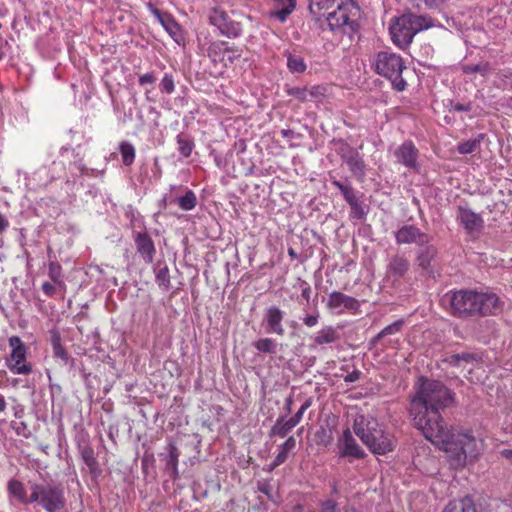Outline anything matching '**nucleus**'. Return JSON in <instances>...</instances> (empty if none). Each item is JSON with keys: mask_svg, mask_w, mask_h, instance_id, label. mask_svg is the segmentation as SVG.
<instances>
[{"mask_svg": "<svg viewBox=\"0 0 512 512\" xmlns=\"http://www.w3.org/2000/svg\"><path fill=\"white\" fill-rule=\"evenodd\" d=\"M409 413L415 428L441 449L450 453L452 464L464 466L483 450V440L469 433L449 430L442 412L455 402V393L438 380L419 378Z\"/></svg>", "mask_w": 512, "mask_h": 512, "instance_id": "f257e3e1", "label": "nucleus"}, {"mask_svg": "<svg viewBox=\"0 0 512 512\" xmlns=\"http://www.w3.org/2000/svg\"><path fill=\"white\" fill-rule=\"evenodd\" d=\"M309 9L313 15L325 18L335 34L350 36L359 27L360 8L354 0H310Z\"/></svg>", "mask_w": 512, "mask_h": 512, "instance_id": "f03ea898", "label": "nucleus"}, {"mask_svg": "<svg viewBox=\"0 0 512 512\" xmlns=\"http://www.w3.org/2000/svg\"><path fill=\"white\" fill-rule=\"evenodd\" d=\"M455 316H495L502 310V303L495 293L473 290L456 291L451 297Z\"/></svg>", "mask_w": 512, "mask_h": 512, "instance_id": "7ed1b4c3", "label": "nucleus"}, {"mask_svg": "<svg viewBox=\"0 0 512 512\" xmlns=\"http://www.w3.org/2000/svg\"><path fill=\"white\" fill-rule=\"evenodd\" d=\"M353 431L373 454L384 455L394 449L393 437L373 416L357 414L353 422Z\"/></svg>", "mask_w": 512, "mask_h": 512, "instance_id": "20e7f679", "label": "nucleus"}, {"mask_svg": "<svg viewBox=\"0 0 512 512\" xmlns=\"http://www.w3.org/2000/svg\"><path fill=\"white\" fill-rule=\"evenodd\" d=\"M371 67L374 72L390 81L395 91L402 92L407 88V81L403 78L406 66L403 58L391 51L382 50L375 54Z\"/></svg>", "mask_w": 512, "mask_h": 512, "instance_id": "39448f33", "label": "nucleus"}, {"mask_svg": "<svg viewBox=\"0 0 512 512\" xmlns=\"http://www.w3.org/2000/svg\"><path fill=\"white\" fill-rule=\"evenodd\" d=\"M433 26L431 17L405 13L396 18L390 26V35L393 43L401 49L409 46L414 36L421 30Z\"/></svg>", "mask_w": 512, "mask_h": 512, "instance_id": "423d86ee", "label": "nucleus"}, {"mask_svg": "<svg viewBox=\"0 0 512 512\" xmlns=\"http://www.w3.org/2000/svg\"><path fill=\"white\" fill-rule=\"evenodd\" d=\"M33 504L46 512H60L66 506L64 488L60 484L33 483Z\"/></svg>", "mask_w": 512, "mask_h": 512, "instance_id": "0eeeda50", "label": "nucleus"}, {"mask_svg": "<svg viewBox=\"0 0 512 512\" xmlns=\"http://www.w3.org/2000/svg\"><path fill=\"white\" fill-rule=\"evenodd\" d=\"M11 353L6 359V366L13 374L28 375L32 372V366L26 361L27 349L18 336H12L8 340Z\"/></svg>", "mask_w": 512, "mask_h": 512, "instance_id": "6e6552de", "label": "nucleus"}, {"mask_svg": "<svg viewBox=\"0 0 512 512\" xmlns=\"http://www.w3.org/2000/svg\"><path fill=\"white\" fill-rule=\"evenodd\" d=\"M456 221L473 238L478 237L484 228L483 217L468 207H457Z\"/></svg>", "mask_w": 512, "mask_h": 512, "instance_id": "1a4fd4ad", "label": "nucleus"}, {"mask_svg": "<svg viewBox=\"0 0 512 512\" xmlns=\"http://www.w3.org/2000/svg\"><path fill=\"white\" fill-rule=\"evenodd\" d=\"M209 22L211 25L216 26L221 34L228 37H238L242 32L241 25L232 21L228 14L218 7L210 10Z\"/></svg>", "mask_w": 512, "mask_h": 512, "instance_id": "9d476101", "label": "nucleus"}, {"mask_svg": "<svg viewBox=\"0 0 512 512\" xmlns=\"http://www.w3.org/2000/svg\"><path fill=\"white\" fill-rule=\"evenodd\" d=\"M327 307L338 314L344 312L356 314L359 310L360 302L356 298L342 292L333 291L328 296Z\"/></svg>", "mask_w": 512, "mask_h": 512, "instance_id": "9b49d317", "label": "nucleus"}, {"mask_svg": "<svg viewBox=\"0 0 512 512\" xmlns=\"http://www.w3.org/2000/svg\"><path fill=\"white\" fill-rule=\"evenodd\" d=\"M396 243L401 244H416L423 246L430 241L428 234L422 232L414 225H404L395 234Z\"/></svg>", "mask_w": 512, "mask_h": 512, "instance_id": "f8f14e48", "label": "nucleus"}, {"mask_svg": "<svg viewBox=\"0 0 512 512\" xmlns=\"http://www.w3.org/2000/svg\"><path fill=\"white\" fill-rule=\"evenodd\" d=\"M339 456L363 459L366 457L365 451L357 443L349 428L343 431L341 438L338 440Z\"/></svg>", "mask_w": 512, "mask_h": 512, "instance_id": "ddd939ff", "label": "nucleus"}, {"mask_svg": "<svg viewBox=\"0 0 512 512\" xmlns=\"http://www.w3.org/2000/svg\"><path fill=\"white\" fill-rule=\"evenodd\" d=\"M397 162L402 164L403 166L412 169L418 170V156L419 151L411 140H407L403 142L394 153Z\"/></svg>", "mask_w": 512, "mask_h": 512, "instance_id": "4468645a", "label": "nucleus"}, {"mask_svg": "<svg viewBox=\"0 0 512 512\" xmlns=\"http://www.w3.org/2000/svg\"><path fill=\"white\" fill-rule=\"evenodd\" d=\"M29 489H30V494L28 495L27 489L21 481H19L17 479H10L7 483V492H8L9 500L11 502L16 501L22 505L33 504L34 493H33V483L32 482H29Z\"/></svg>", "mask_w": 512, "mask_h": 512, "instance_id": "2eb2a0df", "label": "nucleus"}, {"mask_svg": "<svg viewBox=\"0 0 512 512\" xmlns=\"http://www.w3.org/2000/svg\"><path fill=\"white\" fill-rule=\"evenodd\" d=\"M137 252L146 264H151L156 255V247L146 232H137L134 236Z\"/></svg>", "mask_w": 512, "mask_h": 512, "instance_id": "dca6fc26", "label": "nucleus"}, {"mask_svg": "<svg viewBox=\"0 0 512 512\" xmlns=\"http://www.w3.org/2000/svg\"><path fill=\"white\" fill-rule=\"evenodd\" d=\"M442 512H487L480 503H476L471 496L450 501Z\"/></svg>", "mask_w": 512, "mask_h": 512, "instance_id": "f3484780", "label": "nucleus"}, {"mask_svg": "<svg viewBox=\"0 0 512 512\" xmlns=\"http://www.w3.org/2000/svg\"><path fill=\"white\" fill-rule=\"evenodd\" d=\"M77 447L81 459L88 467L90 474L94 478H98L101 475L102 471L99 467V462L95 456L94 449L91 447L89 443L85 441L78 442Z\"/></svg>", "mask_w": 512, "mask_h": 512, "instance_id": "a211bd4d", "label": "nucleus"}, {"mask_svg": "<svg viewBox=\"0 0 512 512\" xmlns=\"http://www.w3.org/2000/svg\"><path fill=\"white\" fill-rule=\"evenodd\" d=\"M410 268L409 260L402 255H394L386 269V277L394 282L399 281L408 272Z\"/></svg>", "mask_w": 512, "mask_h": 512, "instance_id": "6ab92c4d", "label": "nucleus"}, {"mask_svg": "<svg viewBox=\"0 0 512 512\" xmlns=\"http://www.w3.org/2000/svg\"><path fill=\"white\" fill-rule=\"evenodd\" d=\"M167 451L168 453L163 459L165 462V470L169 473L170 478L176 481L180 478L178 471L180 452L173 443L168 444Z\"/></svg>", "mask_w": 512, "mask_h": 512, "instance_id": "aec40b11", "label": "nucleus"}, {"mask_svg": "<svg viewBox=\"0 0 512 512\" xmlns=\"http://www.w3.org/2000/svg\"><path fill=\"white\" fill-rule=\"evenodd\" d=\"M275 7L270 12V17L279 20L280 22H285L289 15L296 8V0H274Z\"/></svg>", "mask_w": 512, "mask_h": 512, "instance_id": "412c9836", "label": "nucleus"}, {"mask_svg": "<svg viewBox=\"0 0 512 512\" xmlns=\"http://www.w3.org/2000/svg\"><path fill=\"white\" fill-rule=\"evenodd\" d=\"M155 13L168 34L175 40V42L180 44L184 40L180 25L168 14L161 15L159 11H156Z\"/></svg>", "mask_w": 512, "mask_h": 512, "instance_id": "4be33fe9", "label": "nucleus"}, {"mask_svg": "<svg viewBox=\"0 0 512 512\" xmlns=\"http://www.w3.org/2000/svg\"><path fill=\"white\" fill-rule=\"evenodd\" d=\"M294 427H296V425L290 418L286 419V416H281L272 426L270 435L284 438L292 431Z\"/></svg>", "mask_w": 512, "mask_h": 512, "instance_id": "5701e85b", "label": "nucleus"}, {"mask_svg": "<svg viewBox=\"0 0 512 512\" xmlns=\"http://www.w3.org/2000/svg\"><path fill=\"white\" fill-rule=\"evenodd\" d=\"M296 447V439L290 436L281 446L278 454L271 463V469H274L283 464L287 458L288 453Z\"/></svg>", "mask_w": 512, "mask_h": 512, "instance_id": "b1692460", "label": "nucleus"}, {"mask_svg": "<svg viewBox=\"0 0 512 512\" xmlns=\"http://www.w3.org/2000/svg\"><path fill=\"white\" fill-rule=\"evenodd\" d=\"M229 43L226 41H214L212 42L208 49L207 55L214 63H221V57L225 56V50L227 49Z\"/></svg>", "mask_w": 512, "mask_h": 512, "instance_id": "393cba45", "label": "nucleus"}, {"mask_svg": "<svg viewBox=\"0 0 512 512\" xmlns=\"http://www.w3.org/2000/svg\"><path fill=\"white\" fill-rule=\"evenodd\" d=\"M229 43L226 41H214L212 42L208 49L207 55L214 63H221V57L225 56V50L227 49Z\"/></svg>", "mask_w": 512, "mask_h": 512, "instance_id": "a878e982", "label": "nucleus"}, {"mask_svg": "<svg viewBox=\"0 0 512 512\" xmlns=\"http://www.w3.org/2000/svg\"><path fill=\"white\" fill-rule=\"evenodd\" d=\"M339 339V333L331 326H327L316 333L314 341L319 344H330Z\"/></svg>", "mask_w": 512, "mask_h": 512, "instance_id": "bb28decb", "label": "nucleus"}, {"mask_svg": "<svg viewBox=\"0 0 512 512\" xmlns=\"http://www.w3.org/2000/svg\"><path fill=\"white\" fill-rule=\"evenodd\" d=\"M48 276L52 282L58 285L61 292L65 291L66 284L63 280L62 266L58 262L52 261L49 263Z\"/></svg>", "mask_w": 512, "mask_h": 512, "instance_id": "cd10ccee", "label": "nucleus"}, {"mask_svg": "<svg viewBox=\"0 0 512 512\" xmlns=\"http://www.w3.org/2000/svg\"><path fill=\"white\" fill-rule=\"evenodd\" d=\"M462 72L466 75L480 74L486 77L491 72V66L486 61H481L477 64H464L461 67Z\"/></svg>", "mask_w": 512, "mask_h": 512, "instance_id": "c85d7f7f", "label": "nucleus"}, {"mask_svg": "<svg viewBox=\"0 0 512 512\" xmlns=\"http://www.w3.org/2000/svg\"><path fill=\"white\" fill-rule=\"evenodd\" d=\"M119 152L122 157V162L125 166H131L136 157L135 147L128 141H122L119 144Z\"/></svg>", "mask_w": 512, "mask_h": 512, "instance_id": "c756f323", "label": "nucleus"}, {"mask_svg": "<svg viewBox=\"0 0 512 512\" xmlns=\"http://www.w3.org/2000/svg\"><path fill=\"white\" fill-rule=\"evenodd\" d=\"M242 56V50L236 45H228L225 56L221 57V64L227 68Z\"/></svg>", "mask_w": 512, "mask_h": 512, "instance_id": "7c9ffc66", "label": "nucleus"}, {"mask_svg": "<svg viewBox=\"0 0 512 512\" xmlns=\"http://www.w3.org/2000/svg\"><path fill=\"white\" fill-rule=\"evenodd\" d=\"M176 141L179 153L185 158L189 157L194 148L192 140L187 135L179 134L176 137Z\"/></svg>", "mask_w": 512, "mask_h": 512, "instance_id": "2f4dec72", "label": "nucleus"}, {"mask_svg": "<svg viewBox=\"0 0 512 512\" xmlns=\"http://www.w3.org/2000/svg\"><path fill=\"white\" fill-rule=\"evenodd\" d=\"M436 255V249L433 246H427L421 250L418 254L417 261L418 265L423 269H427L430 266L432 259Z\"/></svg>", "mask_w": 512, "mask_h": 512, "instance_id": "473e14b6", "label": "nucleus"}, {"mask_svg": "<svg viewBox=\"0 0 512 512\" xmlns=\"http://www.w3.org/2000/svg\"><path fill=\"white\" fill-rule=\"evenodd\" d=\"M197 197L192 190H188L185 195L178 199V205L182 210L189 211L195 208Z\"/></svg>", "mask_w": 512, "mask_h": 512, "instance_id": "72a5a7b5", "label": "nucleus"}, {"mask_svg": "<svg viewBox=\"0 0 512 512\" xmlns=\"http://www.w3.org/2000/svg\"><path fill=\"white\" fill-rule=\"evenodd\" d=\"M287 67L292 73H303L307 69L304 59L293 55L288 56Z\"/></svg>", "mask_w": 512, "mask_h": 512, "instance_id": "f704fd0d", "label": "nucleus"}, {"mask_svg": "<svg viewBox=\"0 0 512 512\" xmlns=\"http://www.w3.org/2000/svg\"><path fill=\"white\" fill-rule=\"evenodd\" d=\"M156 282L159 288L163 291H168L170 288V274L167 266L160 268L155 275Z\"/></svg>", "mask_w": 512, "mask_h": 512, "instance_id": "c9c22d12", "label": "nucleus"}, {"mask_svg": "<svg viewBox=\"0 0 512 512\" xmlns=\"http://www.w3.org/2000/svg\"><path fill=\"white\" fill-rule=\"evenodd\" d=\"M254 347L263 353L274 354L277 352V344L270 338H262L255 342Z\"/></svg>", "mask_w": 512, "mask_h": 512, "instance_id": "e433bc0d", "label": "nucleus"}, {"mask_svg": "<svg viewBox=\"0 0 512 512\" xmlns=\"http://www.w3.org/2000/svg\"><path fill=\"white\" fill-rule=\"evenodd\" d=\"M160 91L165 94H172L175 91V79L172 73H165L160 85Z\"/></svg>", "mask_w": 512, "mask_h": 512, "instance_id": "4c0bfd02", "label": "nucleus"}, {"mask_svg": "<svg viewBox=\"0 0 512 512\" xmlns=\"http://www.w3.org/2000/svg\"><path fill=\"white\" fill-rule=\"evenodd\" d=\"M52 349L54 357L60 359L64 365H70V367L74 366V359L69 356L62 345L53 347Z\"/></svg>", "mask_w": 512, "mask_h": 512, "instance_id": "58836bf2", "label": "nucleus"}, {"mask_svg": "<svg viewBox=\"0 0 512 512\" xmlns=\"http://www.w3.org/2000/svg\"><path fill=\"white\" fill-rule=\"evenodd\" d=\"M285 91L287 95L295 97L300 102H305L308 100L307 87H287Z\"/></svg>", "mask_w": 512, "mask_h": 512, "instance_id": "ea45409f", "label": "nucleus"}, {"mask_svg": "<svg viewBox=\"0 0 512 512\" xmlns=\"http://www.w3.org/2000/svg\"><path fill=\"white\" fill-rule=\"evenodd\" d=\"M327 87L324 85H314L308 88V99L321 101L326 97Z\"/></svg>", "mask_w": 512, "mask_h": 512, "instance_id": "a19ab883", "label": "nucleus"}, {"mask_svg": "<svg viewBox=\"0 0 512 512\" xmlns=\"http://www.w3.org/2000/svg\"><path fill=\"white\" fill-rule=\"evenodd\" d=\"M403 322H392L387 327H385L383 330H381L376 336L375 340H379L385 336L392 335L398 333L402 328Z\"/></svg>", "mask_w": 512, "mask_h": 512, "instance_id": "79ce46f5", "label": "nucleus"}, {"mask_svg": "<svg viewBox=\"0 0 512 512\" xmlns=\"http://www.w3.org/2000/svg\"><path fill=\"white\" fill-rule=\"evenodd\" d=\"M347 164L354 174L363 173L364 171V163L358 154L349 157L347 159Z\"/></svg>", "mask_w": 512, "mask_h": 512, "instance_id": "37998d69", "label": "nucleus"}, {"mask_svg": "<svg viewBox=\"0 0 512 512\" xmlns=\"http://www.w3.org/2000/svg\"><path fill=\"white\" fill-rule=\"evenodd\" d=\"M10 426L19 436H23L25 438H29L31 436V431L25 422L12 421Z\"/></svg>", "mask_w": 512, "mask_h": 512, "instance_id": "c03bdc74", "label": "nucleus"}, {"mask_svg": "<svg viewBox=\"0 0 512 512\" xmlns=\"http://www.w3.org/2000/svg\"><path fill=\"white\" fill-rule=\"evenodd\" d=\"M479 142L476 140H468L458 145V152L461 154H470L476 150Z\"/></svg>", "mask_w": 512, "mask_h": 512, "instance_id": "a18cd8bd", "label": "nucleus"}, {"mask_svg": "<svg viewBox=\"0 0 512 512\" xmlns=\"http://www.w3.org/2000/svg\"><path fill=\"white\" fill-rule=\"evenodd\" d=\"M311 404H312V400L310 398L306 399L304 401V403L301 405V407L299 408V410L295 413V415L290 418L296 426L299 424V422L301 421V419L303 417V414L311 406Z\"/></svg>", "mask_w": 512, "mask_h": 512, "instance_id": "49530a36", "label": "nucleus"}, {"mask_svg": "<svg viewBox=\"0 0 512 512\" xmlns=\"http://www.w3.org/2000/svg\"><path fill=\"white\" fill-rule=\"evenodd\" d=\"M319 506V512H336L338 510V504L334 499L321 501Z\"/></svg>", "mask_w": 512, "mask_h": 512, "instance_id": "de8ad7c7", "label": "nucleus"}, {"mask_svg": "<svg viewBox=\"0 0 512 512\" xmlns=\"http://www.w3.org/2000/svg\"><path fill=\"white\" fill-rule=\"evenodd\" d=\"M41 290L47 297H53L58 290L61 291L58 285H56L54 282H44L41 286Z\"/></svg>", "mask_w": 512, "mask_h": 512, "instance_id": "09e8293b", "label": "nucleus"}, {"mask_svg": "<svg viewBox=\"0 0 512 512\" xmlns=\"http://www.w3.org/2000/svg\"><path fill=\"white\" fill-rule=\"evenodd\" d=\"M458 359L459 363L465 362V363H474L481 361V357L476 353H470V352H462L458 353Z\"/></svg>", "mask_w": 512, "mask_h": 512, "instance_id": "8fccbe9b", "label": "nucleus"}, {"mask_svg": "<svg viewBox=\"0 0 512 512\" xmlns=\"http://www.w3.org/2000/svg\"><path fill=\"white\" fill-rule=\"evenodd\" d=\"M351 216L356 219H363L365 217V211L362 205L357 201L356 203H351Z\"/></svg>", "mask_w": 512, "mask_h": 512, "instance_id": "3c124183", "label": "nucleus"}, {"mask_svg": "<svg viewBox=\"0 0 512 512\" xmlns=\"http://www.w3.org/2000/svg\"><path fill=\"white\" fill-rule=\"evenodd\" d=\"M267 326L265 327L266 333H276L279 335H283L284 329L281 325V322H267Z\"/></svg>", "mask_w": 512, "mask_h": 512, "instance_id": "603ef678", "label": "nucleus"}, {"mask_svg": "<svg viewBox=\"0 0 512 512\" xmlns=\"http://www.w3.org/2000/svg\"><path fill=\"white\" fill-rule=\"evenodd\" d=\"M341 193L349 205H351V203H356L358 201L353 188L349 185Z\"/></svg>", "mask_w": 512, "mask_h": 512, "instance_id": "864d4df0", "label": "nucleus"}, {"mask_svg": "<svg viewBox=\"0 0 512 512\" xmlns=\"http://www.w3.org/2000/svg\"><path fill=\"white\" fill-rule=\"evenodd\" d=\"M282 312L276 306H271L267 309L266 320H281Z\"/></svg>", "mask_w": 512, "mask_h": 512, "instance_id": "5fc2aeb1", "label": "nucleus"}, {"mask_svg": "<svg viewBox=\"0 0 512 512\" xmlns=\"http://www.w3.org/2000/svg\"><path fill=\"white\" fill-rule=\"evenodd\" d=\"M416 2V5L420 7L421 5H424L428 8H437L441 4L444 3L445 0H414Z\"/></svg>", "mask_w": 512, "mask_h": 512, "instance_id": "6e6d98bb", "label": "nucleus"}, {"mask_svg": "<svg viewBox=\"0 0 512 512\" xmlns=\"http://www.w3.org/2000/svg\"><path fill=\"white\" fill-rule=\"evenodd\" d=\"M49 334H50V341H51L52 348L62 345V343H61L62 339H61L60 332L56 328L51 329L49 331Z\"/></svg>", "mask_w": 512, "mask_h": 512, "instance_id": "4d7b16f0", "label": "nucleus"}, {"mask_svg": "<svg viewBox=\"0 0 512 512\" xmlns=\"http://www.w3.org/2000/svg\"><path fill=\"white\" fill-rule=\"evenodd\" d=\"M156 81L154 72H149L139 77V84L145 86L147 84H153Z\"/></svg>", "mask_w": 512, "mask_h": 512, "instance_id": "13d9d810", "label": "nucleus"}, {"mask_svg": "<svg viewBox=\"0 0 512 512\" xmlns=\"http://www.w3.org/2000/svg\"><path fill=\"white\" fill-rule=\"evenodd\" d=\"M443 362L447 363V364H449V365H451L453 367H459L460 363H459V359H458V353L457 354L446 355L443 358Z\"/></svg>", "mask_w": 512, "mask_h": 512, "instance_id": "bf43d9fd", "label": "nucleus"}, {"mask_svg": "<svg viewBox=\"0 0 512 512\" xmlns=\"http://www.w3.org/2000/svg\"><path fill=\"white\" fill-rule=\"evenodd\" d=\"M361 372L358 370H353L351 373L347 374L344 378L345 382H355L360 378Z\"/></svg>", "mask_w": 512, "mask_h": 512, "instance_id": "052dcab7", "label": "nucleus"}, {"mask_svg": "<svg viewBox=\"0 0 512 512\" xmlns=\"http://www.w3.org/2000/svg\"><path fill=\"white\" fill-rule=\"evenodd\" d=\"M10 226L8 219L0 212V234L4 233Z\"/></svg>", "mask_w": 512, "mask_h": 512, "instance_id": "680f3d73", "label": "nucleus"}, {"mask_svg": "<svg viewBox=\"0 0 512 512\" xmlns=\"http://www.w3.org/2000/svg\"><path fill=\"white\" fill-rule=\"evenodd\" d=\"M472 109V105L470 103H467V104H462V103H456L454 106H453V110L455 111H465V112H468Z\"/></svg>", "mask_w": 512, "mask_h": 512, "instance_id": "e2e57ef3", "label": "nucleus"}, {"mask_svg": "<svg viewBox=\"0 0 512 512\" xmlns=\"http://www.w3.org/2000/svg\"><path fill=\"white\" fill-rule=\"evenodd\" d=\"M292 404H293V398L291 396H289L288 398H286L285 405H284V410H285L286 414L291 413Z\"/></svg>", "mask_w": 512, "mask_h": 512, "instance_id": "0e129e2a", "label": "nucleus"}, {"mask_svg": "<svg viewBox=\"0 0 512 512\" xmlns=\"http://www.w3.org/2000/svg\"><path fill=\"white\" fill-rule=\"evenodd\" d=\"M311 294V288L309 285L306 284V286L302 289V297L308 302L310 299Z\"/></svg>", "mask_w": 512, "mask_h": 512, "instance_id": "69168bd1", "label": "nucleus"}, {"mask_svg": "<svg viewBox=\"0 0 512 512\" xmlns=\"http://www.w3.org/2000/svg\"><path fill=\"white\" fill-rule=\"evenodd\" d=\"M473 336L483 343L489 342V337L487 335H482V334L474 332Z\"/></svg>", "mask_w": 512, "mask_h": 512, "instance_id": "338daca9", "label": "nucleus"}, {"mask_svg": "<svg viewBox=\"0 0 512 512\" xmlns=\"http://www.w3.org/2000/svg\"><path fill=\"white\" fill-rule=\"evenodd\" d=\"M332 185L335 186L337 189H339L341 192L344 191V189L348 186V185H344L343 183H341L338 180H333Z\"/></svg>", "mask_w": 512, "mask_h": 512, "instance_id": "774afa93", "label": "nucleus"}]
</instances>
